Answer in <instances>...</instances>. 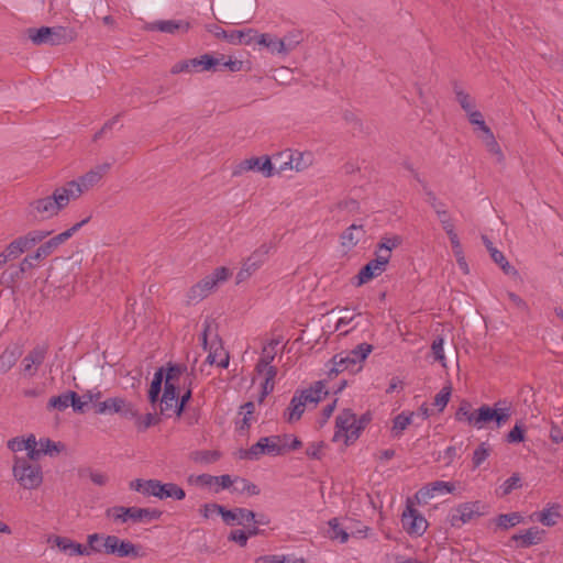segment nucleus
<instances>
[{
    "instance_id": "obj_1",
    "label": "nucleus",
    "mask_w": 563,
    "mask_h": 563,
    "mask_svg": "<svg viewBox=\"0 0 563 563\" xmlns=\"http://www.w3.org/2000/svg\"><path fill=\"white\" fill-rule=\"evenodd\" d=\"M64 186L57 187L51 196L34 199L26 207V214L34 220L45 221L57 216L60 210L66 208L71 200L78 198L79 190Z\"/></svg>"
},
{
    "instance_id": "obj_2",
    "label": "nucleus",
    "mask_w": 563,
    "mask_h": 563,
    "mask_svg": "<svg viewBox=\"0 0 563 563\" xmlns=\"http://www.w3.org/2000/svg\"><path fill=\"white\" fill-rule=\"evenodd\" d=\"M510 417V407L492 408L488 405H483L478 409L472 410V405L466 400L461 402L455 413L457 421L467 422L477 429H482L490 422H496L497 428H500L508 422Z\"/></svg>"
},
{
    "instance_id": "obj_3",
    "label": "nucleus",
    "mask_w": 563,
    "mask_h": 563,
    "mask_svg": "<svg viewBox=\"0 0 563 563\" xmlns=\"http://www.w3.org/2000/svg\"><path fill=\"white\" fill-rule=\"evenodd\" d=\"M322 382H317L312 387L295 394L290 400L288 408L284 412L287 422L294 423L303 415L308 404L317 405L322 399V395H327Z\"/></svg>"
},
{
    "instance_id": "obj_4",
    "label": "nucleus",
    "mask_w": 563,
    "mask_h": 563,
    "mask_svg": "<svg viewBox=\"0 0 563 563\" xmlns=\"http://www.w3.org/2000/svg\"><path fill=\"white\" fill-rule=\"evenodd\" d=\"M231 276L229 268L217 267L210 275L205 276L201 280L192 285L187 291V303H198L207 298L219 284L224 283Z\"/></svg>"
},
{
    "instance_id": "obj_5",
    "label": "nucleus",
    "mask_w": 563,
    "mask_h": 563,
    "mask_svg": "<svg viewBox=\"0 0 563 563\" xmlns=\"http://www.w3.org/2000/svg\"><path fill=\"white\" fill-rule=\"evenodd\" d=\"M13 477L24 489H36L43 482V472L38 463L24 460L23 456H14Z\"/></svg>"
},
{
    "instance_id": "obj_6",
    "label": "nucleus",
    "mask_w": 563,
    "mask_h": 563,
    "mask_svg": "<svg viewBox=\"0 0 563 563\" xmlns=\"http://www.w3.org/2000/svg\"><path fill=\"white\" fill-rule=\"evenodd\" d=\"M26 32L27 37L35 45L48 44L56 46L69 43L75 38L74 31L64 26H42L40 29L31 27Z\"/></svg>"
},
{
    "instance_id": "obj_7",
    "label": "nucleus",
    "mask_w": 563,
    "mask_h": 563,
    "mask_svg": "<svg viewBox=\"0 0 563 563\" xmlns=\"http://www.w3.org/2000/svg\"><path fill=\"white\" fill-rule=\"evenodd\" d=\"M279 437H264L247 450H240L239 457L244 460H258L262 455L277 456L286 452V444L280 443Z\"/></svg>"
},
{
    "instance_id": "obj_8",
    "label": "nucleus",
    "mask_w": 563,
    "mask_h": 563,
    "mask_svg": "<svg viewBox=\"0 0 563 563\" xmlns=\"http://www.w3.org/2000/svg\"><path fill=\"white\" fill-rule=\"evenodd\" d=\"M356 415L352 412V410H343L335 418L336 431L334 433L333 440L338 441L343 438L346 445L355 442L358 439L361 431L363 430V426H356Z\"/></svg>"
},
{
    "instance_id": "obj_9",
    "label": "nucleus",
    "mask_w": 563,
    "mask_h": 563,
    "mask_svg": "<svg viewBox=\"0 0 563 563\" xmlns=\"http://www.w3.org/2000/svg\"><path fill=\"white\" fill-rule=\"evenodd\" d=\"M221 60L210 54H203L199 57L183 59L177 62L170 68V74L178 75L180 73L194 71H217Z\"/></svg>"
},
{
    "instance_id": "obj_10",
    "label": "nucleus",
    "mask_w": 563,
    "mask_h": 563,
    "mask_svg": "<svg viewBox=\"0 0 563 563\" xmlns=\"http://www.w3.org/2000/svg\"><path fill=\"white\" fill-rule=\"evenodd\" d=\"M269 244H262L242 264L236 274V283L240 284L250 278L267 260L271 252Z\"/></svg>"
},
{
    "instance_id": "obj_11",
    "label": "nucleus",
    "mask_w": 563,
    "mask_h": 563,
    "mask_svg": "<svg viewBox=\"0 0 563 563\" xmlns=\"http://www.w3.org/2000/svg\"><path fill=\"white\" fill-rule=\"evenodd\" d=\"M111 165L109 163H103L101 165L96 166L91 170L87 172L82 175L78 180H71L64 185L65 188H69L71 185L74 187L71 189L77 188L79 190L78 198L87 190L97 185L102 177L109 172Z\"/></svg>"
},
{
    "instance_id": "obj_12",
    "label": "nucleus",
    "mask_w": 563,
    "mask_h": 563,
    "mask_svg": "<svg viewBox=\"0 0 563 563\" xmlns=\"http://www.w3.org/2000/svg\"><path fill=\"white\" fill-rule=\"evenodd\" d=\"M118 537L113 534L92 533L87 537L88 556L93 553L113 555Z\"/></svg>"
},
{
    "instance_id": "obj_13",
    "label": "nucleus",
    "mask_w": 563,
    "mask_h": 563,
    "mask_svg": "<svg viewBox=\"0 0 563 563\" xmlns=\"http://www.w3.org/2000/svg\"><path fill=\"white\" fill-rule=\"evenodd\" d=\"M48 347L45 344L34 346L22 360L21 371L24 376L33 377L38 367L44 363Z\"/></svg>"
},
{
    "instance_id": "obj_14",
    "label": "nucleus",
    "mask_w": 563,
    "mask_h": 563,
    "mask_svg": "<svg viewBox=\"0 0 563 563\" xmlns=\"http://www.w3.org/2000/svg\"><path fill=\"white\" fill-rule=\"evenodd\" d=\"M96 407V412L99 415L120 413L125 418L137 416V412L133 409L132 405L121 397L108 398L104 401L98 402Z\"/></svg>"
},
{
    "instance_id": "obj_15",
    "label": "nucleus",
    "mask_w": 563,
    "mask_h": 563,
    "mask_svg": "<svg viewBox=\"0 0 563 563\" xmlns=\"http://www.w3.org/2000/svg\"><path fill=\"white\" fill-rule=\"evenodd\" d=\"M150 488L147 496H154L159 499L173 498L175 500H183L186 497L185 490L175 483H162L158 479H152L147 485Z\"/></svg>"
},
{
    "instance_id": "obj_16",
    "label": "nucleus",
    "mask_w": 563,
    "mask_h": 563,
    "mask_svg": "<svg viewBox=\"0 0 563 563\" xmlns=\"http://www.w3.org/2000/svg\"><path fill=\"white\" fill-rule=\"evenodd\" d=\"M287 158L284 165H280L278 168V173L283 172L287 168L296 169L297 172H301L309 167L312 163V155L311 153H300L296 152L292 153L291 151H285L282 153H278L274 156V159L277 161L279 158Z\"/></svg>"
},
{
    "instance_id": "obj_17",
    "label": "nucleus",
    "mask_w": 563,
    "mask_h": 563,
    "mask_svg": "<svg viewBox=\"0 0 563 563\" xmlns=\"http://www.w3.org/2000/svg\"><path fill=\"white\" fill-rule=\"evenodd\" d=\"M47 542L68 556H88L87 545L62 536H49Z\"/></svg>"
},
{
    "instance_id": "obj_18",
    "label": "nucleus",
    "mask_w": 563,
    "mask_h": 563,
    "mask_svg": "<svg viewBox=\"0 0 563 563\" xmlns=\"http://www.w3.org/2000/svg\"><path fill=\"white\" fill-rule=\"evenodd\" d=\"M401 522L402 527L410 534L421 536L428 528L427 520L412 507H408L404 511Z\"/></svg>"
},
{
    "instance_id": "obj_19",
    "label": "nucleus",
    "mask_w": 563,
    "mask_h": 563,
    "mask_svg": "<svg viewBox=\"0 0 563 563\" xmlns=\"http://www.w3.org/2000/svg\"><path fill=\"white\" fill-rule=\"evenodd\" d=\"M188 372L189 371L185 365L168 363L166 373L164 372L165 388L167 395L172 396L174 390H180V382L185 377V374Z\"/></svg>"
},
{
    "instance_id": "obj_20",
    "label": "nucleus",
    "mask_w": 563,
    "mask_h": 563,
    "mask_svg": "<svg viewBox=\"0 0 563 563\" xmlns=\"http://www.w3.org/2000/svg\"><path fill=\"white\" fill-rule=\"evenodd\" d=\"M91 217H87L82 221L74 224L68 230L53 236L48 241L44 242L40 247L46 256H49L59 245L70 239L84 224L88 223Z\"/></svg>"
},
{
    "instance_id": "obj_21",
    "label": "nucleus",
    "mask_w": 563,
    "mask_h": 563,
    "mask_svg": "<svg viewBox=\"0 0 563 563\" xmlns=\"http://www.w3.org/2000/svg\"><path fill=\"white\" fill-rule=\"evenodd\" d=\"M478 516L479 512L477 511L476 505L465 503L451 511L449 520L452 527L460 528L464 523L470 522L472 519Z\"/></svg>"
},
{
    "instance_id": "obj_22",
    "label": "nucleus",
    "mask_w": 563,
    "mask_h": 563,
    "mask_svg": "<svg viewBox=\"0 0 563 563\" xmlns=\"http://www.w3.org/2000/svg\"><path fill=\"white\" fill-rule=\"evenodd\" d=\"M423 190H424V194L427 197V202L433 208L434 212L437 213V216L442 224L443 230L444 231L446 230V225H448V228L454 227V224L451 220V216H450L449 211L445 209L444 202L440 201L437 198L435 194L431 189L428 188V186H423Z\"/></svg>"
},
{
    "instance_id": "obj_23",
    "label": "nucleus",
    "mask_w": 563,
    "mask_h": 563,
    "mask_svg": "<svg viewBox=\"0 0 563 563\" xmlns=\"http://www.w3.org/2000/svg\"><path fill=\"white\" fill-rule=\"evenodd\" d=\"M482 240L489 252L492 260L503 269V272L507 275L517 276L518 271L509 264L503 252L498 251L486 235H482Z\"/></svg>"
},
{
    "instance_id": "obj_24",
    "label": "nucleus",
    "mask_w": 563,
    "mask_h": 563,
    "mask_svg": "<svg viewBox=\"0 0 563 563\" xmlns=\"http://www.w3.org/2000/svg\"><path fill=\"white\" fill-rule=\"evenodd\" d=\"M255 517L256 514L253 510L240 507L231 510L224 508V511L222 512V519L229 526L233 525L234 521H236L238 525H244V522L255 520Z\"/></svg>"
},
{
    "instance_id": "obj_25",
    "label": "nucleus",
    "mask_w": 563,
    "mask_h": 563,
    "mask_svg": "<svg viewBox=\"0 0 563 563\" xmlns=\"http://www.w3.org/2000/svg\"><path fill=\"white\" fill-rule=\"evenodd\" d=\"M190 24L185 21H156L151 23L147 29L152 31H159L168 34L187 33Z\"/></svg>"
},
{
    "instance_id": "obj_26",
    "label": "nucleus",
    "mask_w": 563,
    "mask_h": 563,
    "mask_svg": "<svg viewBox=\"0 0 563 563\" xmlns=\"http://www.w3.org/2000/svg\"><path fill=\"white\" fill-rule=\"evenodd\" d=\"M386 271V266L377 260H371L366 265H364L357 274L358 283L357 285H363L371 279L380 276Z\"/></svg>"
},
{
    "instance_id": "obj_27",
    "label": "nucleus",
    "mask_w": 563,
    "mask_h": 563,
    "mask_svg": "<svg viewBox=\"0 0 563 563\" xmlns=\"http://www.w3.org/2000/svg\"><path fill=\"white\" fill-rule=\"evenodd\" d=\"M134 522H151L153 520H157L161 518L163 512L155 508H139V507H129L126 511H124Z\"/></svg>"
},
{
    "instance_id": "obj_28",
    "label": "nucleus",
    "mask_w": 563,
    "mask_h": 563,
    "mask_svg": "<svg viewBox=\"0 0 563 563\" xmlns=\"http://www.w3.org/2000/svg\"><path fill=\"white\" fill-rule=\"evenodd\" d=\"M51 234V231L45 230H33L27 232L25 235L16 238L14 241L22 253L32 249L37 243L45 240Z\"/></svg>"
},
{
    "instance_id": "obj_29",
    "label": "nucleus",
    "mask_w": 563,
    "mask_h": 563,
    "mask_svg": "<svg viewBox=\"0 0 563 563\" xmlns=\"http://www.w3.org/2000/svg\"><path fill=\"white\" fill-rule=\"evenodd\" d=\"M542 533L538 527H532L522 533L514 534L511 540L520 548H529L538 544L542 540Z\"/></svg>"
},
{
    "instance_id": "obj_30",
    "label": "nucleus",
    "mask_w": 563,
    "mask_h": 563,
    "mask_svg": "<svg viewBox=\"0 0 563 563\" xmlns=\"http://www.w3.org/2000/svg\"><path fill=\"white\" fill-rule=\"evenodd\" d=\"M141 545L134 544L131 541L122 540L118 537V542L115 545L114 554L119 558H141L143 553L141 552Z\"/></svg>"
},
{
    "instance_id": "obj_31",
    "label": "nucleus",
    "mask_w": 563,
    "mask_h": 563,
    "mask_svg": "<svg viewBox=\"0 0 563 563\" xmlns=\"http://www.w3.org/2000/svg\"><path fill=\"white\" fill-rule=\"evenodd\" d=\"M365 231L363 229V225H356L352 224L350 225L342 234H341V244L344 247L352 249L354 247L362 236L364 235Z\"/></svg>"
},
{
    "instance_id": "obj_32",
    "label": "nucleus",
    "mask_w": 563,
    "mask_h": 563,
    "mask_svg": "<svg viewBox=\"0 0 563 563\" xmlns=\"http://www.w3.org/2000/svg\"><path fill=\"white\" fill-rule=\"evenodd\" d=\"M21 351L18 346L7 347L0 355V373H8L18 362Z\"/></svg>"
},
{
    "instance_id": "obj_33",
    "label": "nucleus",
    "mask_w": 563,
    "mask_h": 563,
    "mask_svg": "<svg viewBox=\"0 0 563 563\" xmlns=\"http://www.w3.org/2000/svg\"><path fill=\"white\" fill-rule=\"evenodd\" d=\"M444 490L448 493H452L454 490V485L451 483H448V482L437 481V482H433L432 484H430L429 486L420 489L417 493V498L418 499L430 498V497H433L434 492H444Z\"/></svg>"
},
{
    "instance_id": "obj_34",
    "label": "nucleus",
    "mask_w": 563,
    "mask_h": 563,
    "mask_svg": "<svg viewBox=\"0 0 563 563\" xmlns=\"http://www.w3.org/2000/svg\"><path fill=\"white\" fill-rule=\"evenodd\" d=\"M219 16L217 18L222 23L239 24L242 18L238 16L232 10L230 3L227 1H220L217 4Z\"/></svg>"
},
{
    "instance_id": "obj_35",
    "label": "nucleus",
    "mask_w": 563,
    "mask_h": 563,
    "mask_svg": "<svg viewBox=\"0 0 563 563\" xmlns=\"http://www.w3.org/2000/svg\"><path fill=\"white\" fill-rule=\"evenodd\" d=\"M561 518V506L559 504L552 505L538 514V520L548 527L554 526Z\"/></svg>"
},
{
    "instance_id": "obj_36",
    "label": "nucleus",
    "mask_w": 563,
    "mask_h": 563,
    "mask_svg": "<svg viewBox=\"0 0 563 563\" xmlns=\"http://www.w3.org/2000/svg\"><path fill=\"white\" fill-rule=\"evenodd\" d=\"M247 172H260V157H251L241 161L234 166L232 176L239 177Z\"/></svg>"
},
{
    "instance_id": "obj_37",
    "label": "nucleus",
    "mask_w": 563,
    "mask_h": 563,
    "mask_svg": "<svg viewBox=\"0 0 563 563\" xmlns=\"http://www.w3.org/2000/svg\"><path fill=\"white\" fill-rule=\"evenodd\" d=\"M164 380V367H159L153 377V380L148 390V400L151 404H156L162 390V384Z\"/></svg>"
},
{
    "instance_id": "obj_38",
    "label": "nucleus",
    "mask_w": 563,
    "mask_h": 563,
    "mask_svg": "<svg viewBox=\"0 0 563 563\" xmlns=\"http://www.w3.org/2000/svg\"><path fill=\"white\" fill-rule=\"evenodd\" d=\"M279 343V340L273 339L263 347L261 357L257 362L258 367H265L274 361L277 353L276 347Z\"/></svg>"
},
{
    "instance_id": "obj_39",
    "label": "nucleus",
    "mask_w": 563,
    "mask_h": 563,
    "mask_svg": "<svg viewBox=\"0 0 563 563\" xmlns=\"http://www.w3.org/2000/svg\"><path fill=\"white\" fill-rule=\"evenodd\" d=\"M74 397H76L75 391H67L63 395L54 396L48 400L47 408L64 411L70 406V401L74 400Z\"/></svg>"
},
{
    "instance_id": "obj_40",
    "label": "nucleus",
    "mask_w": 563,
    "mask_h": 563,
    "mask_svg": "<svg viewBox=\"0 0 563 563\" xmlns=\"http://www.w3.org/2000/svg\"><path fill=\"white\" fill-rule=\"evenodd\" d=\"M257 43L271 49L272 53L283 54L284 44L280 38L274 37L271 34H260L256 36Z\"/></svg>"
},
{
    "instance_id": "obj_41",
    "label": "nucleus",
    "mask_w": 563,
    "mask_h": 563,
    "mask_svg": "<svg viewBox=\"0 0 563 563\" xmlns=\"http://www.w3.org/2000/svg\"><path fill=\"white\" fill-rule=\"evenodd\" d=\"M179 391L174 390L170 395H167L166 388H164L162 398H161V413L169 416L168 411H172L176 415L177 410V396Z\"/></svg>"
},
{
    "instance_id": "obj_42",
    "label": "nucleus",
    "mask_w": 563,
    "mask_h": 563,
    "mask_svg": "<svg viewBox=\"0 0 563 563\" xmlns=\"http://www.w3.org/2000/svg\"><path fill=\"white\" fill-rule=\"evenodd\" d=\"M482 141L485 144L487 151L496 156V159L498 163H501L504 161V154L501 152V148L499 144L497 143L493 132H488L482 136Z\"/></svg>"
},
{
    "instance_id": "obj_43",
    "label": "nucleus",
    "mask_w": 563,
    "mask_h": 563,
    "mask_svg": "<svg viewBox=\"0 0 563 563\" xmlns=\"http://www.w3.org/2000/svg\"><path fill=\"white\" fill-rule=\"evenodd\" d=\"M373 346L368 343H361L355 349L345 352L349 357L355 361L356 365H362L368 354L372 352Z\"/></svg>"
},
{
    "instance_id": "obj_44",
    "label": "nucleus",
    "mask_w": 563,
    "mask_h": 563,
    "mask_svg": "<svg viewBox=\"0 0 563 563\" xmlns=\"http://www.w3.org/2000/svg\"><path fill=\"white\" fill-rule=\"evenodd\" d=\"M284 44L283 54L286 55L292 49H295L302 41V35L300 31L289 32L284 38H280Z\"/></svg>"
},
{
    "instance_id": "obj_45",
    "label": "nucleus",
    "mask_w": 563,
    "mask_h": 563,
    "mask_svg": "<svg viewBox=\"0 0 563 563\" xmlns=\"http://www.w3.org/2000/svg\"><path fill=\"white\" fill-rule=\"evenodd\" d=\"M492 448L486 443H481L474 451L472 462L473 468H477L490 455Z\"/></svg>"
},
{
    "instance_id": "obj_46",
    "label": "nucleus",
    "mask_w": 563,
    "mask_h": 563,
    "mask_svg": "<svg viewBox=\"0 0 563 563\" xmlns=\"http://www.w3.org/2000/svg\"><path fill=\"white\" fill-rule=\"evenodd\" d=\"M252 33H256L253 29H249L247 31H238L234 30L229 33L228 41L232 44H250L253 40L251 37Z\"/></svg>"
},
{
    "instance_id": "obj_47",
    "label": "nucleus",
    "mask_w": 563,
    "mask_h": 563,
    "mask_svg": "<svg viewBox=\"0 0 563 563\" xmlns=\"http://www.w3.org/2000/svg\"><path fill=\"white\" fill-rule=\"evenodd\" d=\"M218 451L202 450L196 451L191 454V459L197 463H214L220 459Z\"/></svg>"
},
{
    "instance_id": "obj_48",
    "label": "nucleus",
    "mask_w": 563,
    "mask_h": 563,
    "mask_svg": "<svg viewBox=\"0 0 563 563\" xmlns=\"http://www.w3.org/2000/svg\"><path fill=\"white\" fill-rule=\"evenodd\" d=\"M40 449L43 454L54 455L62 452L65 448V445L60 442H54L48 438L41 439L40 442Z\"/></svg>"
},
{
    "instance_id": "obj_49",
    "label": "nucleus",
    "mask_w": 563,
    "mask_h": 563,
    "mask_svg": "<svg viewBox=\"0 0 563 563\" xmlns=\"http://www.w3.org/2000/svg\"><path fill=\"white\" fill-rule=\"evenodd\" d=\"M233 490L238 493H247L251 496L260 494V488L255 484L249 482L245 478L240 477L235 478V485L233 486Z\"/></svg>"
},
{
    "instance_id": "obj_50",
    "label": "nucleus",
    "mask_w": 563,
    "mask_h": 563,
    "mask_svg": "<svg viewBox=\"0 0 563 563\" xmlns=\"http://www.w3.org/2000/svg\"><path fill=\"white\" fill-rule=\"evenodd\" d=\"M329 526L331 539H338L341 543H345L349 540L350 534L340 526L336 518L331 519Z\"/></svg>"
},
{
    "instance_id": "obj_51",
    "label": "nucleus",
    "mask_w": 563,
    "mask_h": 563,
    "mask_svg": "<svg viewBox=\"0 0 563 563\" xmlns=\"http://www.w3.org/2000/svg\"><path fill=\"white\" fill-rule=\"evenodd\" d=\"M79 475L81 477L88 476L91 479V482L97 486H104L109 481V477L107 474L98 472V471H93L91 468L79 470Z\"/></svg>"
},
{
    "instance_id": "obj_52",
    "label": "nucleus",
    "mask_w": 563,
    "mask_h": 563,
    "mask_svg": "<svg viewBox=\"0 0 563 563\" xmlns=\"http://www.w3.org/2000/svg\"><path fill=\"white\" fill-rule=\"evenodd\" d=\"M520 476L517 473H514L508 479L504 482V484L499 487V496L505 497L509 495L514 489L519 488L521 486L520 484Z\"/></svg>"
},
{
    "instance_id": "obj_53",
    "label": "nucleus",
    "mask_w": 563,
    "mask_h": 563,
    "mask_svg": "<svg viewBox=\"0 0 563 563\" xmlns=\"http://www.w3.org/2000/svg\"><path fill=\"white\" fill-rule=\"evenodd\" d=\"M207 362L225 368L229 365V354L223 352L222 349H216L213 352L209 353Z\"/></svg>"
},
{
    "instance_id": "obj_54",
    "label": "nucleus",
    "mask_w": 563,
    "mask_h": 563,
    "mask_svg": "<svg viewBox=\"0 0 563 563\" xmlns=\"http://www.w3.org/2000/svg\"><path fill=\"white\" fill-rule=\"evenodd\" d=\"M254 412H255V405L252 401H249L241 407L240 413L243 415V419H242V422L240 426L241 430H246L250 428L251 422L254 419V417H253Z\"/></svg>"
},
{
    "instance_id": "obj_55",
    "label": "nucleus",
    "mask_w": 563,
    "mask_h": 563,
    "mask_svg": "<svg viewBox=\"0 0 563 563\" xmlns=\"http://www.w3.org/2000/svg\"><path fill=\"white\" fill-rule=\"evenodd\" d=\"M521 521V516L518 512L499 515L497 518V526L503 529L515 527Z\"/></svg>"
},
{
    "instance_id": "obj_56",
    "label": "nucleus",
    "mask_w": 563,
    "mask_h": 563,
    "mask_svg": "<svg viewBox=\"0 0 563 563\" xmlns=\"http://www.w3.org/2000/svg\"><path fill=\"white\" fill-rule=\"evenodd\" d=\"M455 95H456V100L459 101L462 109L467 113V115L470 113L476 111L474 109V107H475L474 100L472 99V97L468 93L464 92L463 90L455 89Z\"/></svg>"
},
{
    "instance_id": "obj_57",
    "label": "nucleus",
    "mask_w": 563,
    "mask_h": 563,
    "mask_svg": "<svg viewBox=\"0 0 563 563\" xmlns=\"http://www.w3.org/2000/svg\"><path fill=\"white\" fill-rule=\"evenodd\" d=\"M411 420H412V413H410L408 416L405 413H400V415L396 416L394 419V426H393V431L396 433V435L401 433L411 423Z\"/></svg>"
},
{
    "instance_id": "obj_58",
    "label": "nucleus",
    "mask_w": 563,
    "mask_h": 563,
    "mask_svg": "<svg viewBox=\"0 0 563 563\" xmlns=\"http://www.w3.org/2000/svg\"><path fill=\"white\" fill-rule=\"evenodd\" d=\"M450 396H451V387L450 386H444L438 394L437 396L434 397V402L433 405L435 407H438L439 411H442L449 400H450Z\"/></svg>"
},
{
    "instance_id": "obj_59",
    "label": "nucleus",
    "mask_w": 563,
    "mask_h": 563,
    "mask_svg": "<svg viewBox=\"0 0 563 563\" xmlns=\"http://www.w3.org/2000/svg\"><path fill=\"white\" fill-rule=\"evenodd\" d=\"M445 233L448 234V236L450 239L454 256L464 255L462 245L460 243V239L454 230V227H452V228L446 227Z\"/></svg>"
},
{
    "instance_id": "obj_60",
    "label": "nucleus",
    "mask_w": 563,
    "mask_h": 563,
    "mask_svg": "<svg viewBox=\"0 0 563 563\" xmlns=\"http://www.w3.org/2000/svg\"><path fill=\"white\" fill-rule=\"evenodd\" d=\"M467 117L468 121L483 132V135L492 131L490 128L485 123L483 114L479 111L476 110L470 113Z\"/></svg>"
},
{
    "instance_id": "obj_61",
    "label": "nucleus",
    "mask_w": 563,
    "mask_h": 563,
    "mask_svg": "<svg viewBox=\"0 0 563 563\" xmlns=\"http://www.w3.org/2000/svg\"><path fill=\"white\" fill-rule=\"evenodd\" d=\"M158 422L159 418L157 415L146 413L145 416L137 418L136 424L140 430L144 431L150 427L157 424Z\"/></svg>"
},
{
    "instance_id": "obj_62",
    "label": "nucleus",
    "mask_w": 563,
    "mask_h": 563,
    "mask_svg": "<svg viewBox=\"0 0 563 563\" xmlns=\"http://www.w3.org/2000/svg\"><path fill=\"white\" fill-rule=\"evenodd\" d=\"M525 440V429L521 424H516L507 434L506 441L508 443H520Z\"/></svg>"
},
{
    "instance_id": "obj_63",
    "label": "nucleus",
    "mask_w": 563,
    "mask_h": 563,
    "mask_svg": "<svg viewBox=\"0 0 563 563\" xmlns=\"http://www.w3.org/2000/svg\"><path fill=\"white\" fill-rule=\"evenodd\" d=\"M431 351L433 354V357L435 361L442 362V365L444 366V351H443V339L441 336H438L433 340L431 345Z\"/></svg>"
},
{
    "instance_id": "obj_64",
    "label": "nucleus",
    "mask_w": 563,
    "mask_h": 563,
    "mask_svg": "<svg viewBox=\"0 0 563 563\" xmlns=\"http://www.w3.org/2000/svg\"><path fill=\"white\" fill-rule=\"evenodd\" d=\"M229 541L238 543L240 547L244 548L247 544L249 534L244 530H232L228 537Z\"/></svg>"
}]
</instances>
